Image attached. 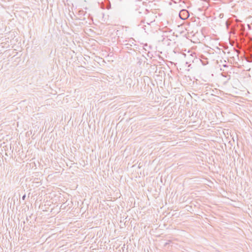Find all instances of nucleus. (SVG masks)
I'll return each instance as SVG.
<instances>
[{
    "label": "nucleus",
    "instance_id": "f257e3e1",
    "mask_svg": "<svg viewBox=\"0 0 252 252\" xmlns=\"http://www.w3.org/2000/svg\"><path fill=\"white\" fill-rule=\"evenodd\" d=\"M179 16L181 19L185 20L189 17V14L187 10H182L180 11Z\"/></svg>",
    "mask_w": 252,
    "mask_h": 252
}]
</instances>
